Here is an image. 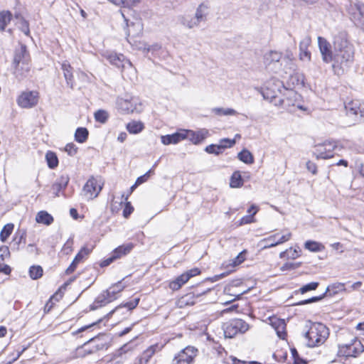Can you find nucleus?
I'll list each match as a JSON object with an SVG mask.
<instances>
[{
    "label": "nucleus",
    "instance_id": "f257e3e1",
    "mask_svg": "<svg viewBox=\"0 0 364 364\" xmlns=\"http://www.w3.org/2000/svg\"><path fill=\"white\" fill-rule=\"evenodd\" d=\"M355 50L352 43L348 39L345 32L338 33L333 40V70L335 73L340 74L343 72L344 68L349 67L354 60Z\"/></svg>",
    "mask_w": 364,
    "mask_h": 364
},
{
    "label": "nucleus",
    "instance_id": "f03ea898",
    "mask_svg": "<svg viewBox=\"0 0 364 364\" xmlns=\"http://www.w3.org/2000/svg\"><path fill=\"white\" fill-rule=\"evenodd\" d=\"M279 93L282 90L279 87H282L284 93L282 96H279L277 94L270 93V89H267L266 94H264V97L269 98L271 102L277 107H282L289 112H293L296 108L304 110V108L300 104L301 95L293 90H289L283 87L280 82L277 85Z\"/></svg>",
    "mask_w": 364,
    "mask_h": 364
},
{
    "label": "nucleus",
    "instance_id": "7ed1b4c3",
    "mask_svg": "<svg viewBox=\"0 0 364 364\" xmlns=\"http://www.w3.org/2000/svg\"><path fill=\"white\" fill-rule=\"evenodd\" d=\"M328 336V328L321 323H311L308 331L305 333L309 347L320 346L326 341Z\"/></svg>",
    "mask_w": 364,
    "mask_h": 364
},
{
    "label": "nucleus",
    "instance_id": "20e7f679",
    "mask_svg": "<svg viewBox=\"0 0 364 364\" xmlns=\"http://www.w3.org/2000/svg\"><path fill=\"white\" fill-rule=\"evenodd\" d=\"M209 13V5L207 3H201L197 7L194 16H181V23L189 29L198 27L201 23H205L208 20Z\"/></svg>",
    "mask_w": 364,
    "mask_h": 364
},
{
    "label": "nucleus",
    "instance_id": "39448f33",
    "mask_svg": "<svg viewBox=\"0 0 364 364\" xmlns=\"http://www.w3.org/2000/svg\"><path fill=\"white\" fill-rule=\"evenodd\" d=\"M116 107L122 114L138 113L142 110L141 104L139 100L129 94L118 97L116 100Z\"/></svg>",
    "mask_w": 364,
    "mask_h": 364
},
{
    "label": "nucleus",
    "instance_id": "423d86ee",
    "mask_svg": "<svg viewBox=\"0 0 364 364\" xmlns=\"http://www.w3.org/2000/svg\"><path fill=\"white\" fill-rule=\"evenodd\" d=\"M346 116L350 119L348 125H353L364 120V105L358 100H352L345 105Z\"/></svg>",
    "mask_w": 364,
    "mask_h": 364
},
{
    "label": "nucleus",
    "instance_id": "0eeeda50",
    "mask_svg": "<svg viewBox=\"0 0 364 364\" xmlns=\"http://www.w3.org/2000/svg\"><path fill=\"white\" fill-rule=\"evenodd\" d=\"M103 184L100 178L91 176L82 188V196L87 200L97 198L102 189Z\"/></svg>",
    "mask_w": 364,
    "mask_h": 364
},
{
    "label": "nucleus",
    "instance_id": "6e6552de",
    "mask_svg": "<svg viewBox=\"0 0 364 364\" xmlns=\"http://www.w3.org/2000/svg\"><path fill=\"white\" fill-rule=\"evenodd\" d=\"M124 286L121 282L110 287L107 291H104L100 296H97L92 306V309H95L99 306H102L106 304H108L115 299V294L122 291Z\"/></svg>",
    "mask_w": 364,
    "mask_h": 364
},
{
    "label": "nucleus",
    "instance_id": "1a4fd4ad",
    "mask_svg": "<svg viewBox=\"0 0 364 364\" xmlns=\"http://www.w3.org/2000/svg\"><path fill=\"white\" fill-rule=\"evenodd\" d=\"M250 326L245 321L239 318L232 319L223 326L224 335L226 338H233L238 333H244Z\"/></svg>",
    "mask_w": 364,
    "mask_h": 364
},
{
    "label": "nucleus",
    "instance_id": "9d476101",
    "mask_svg": "<svg viewBox=\"0 0 364 364\" xmlns=\"http://www.w3.org/2000/svg\"><path fill=\"white\" fill-rule=\"evenodd\" d=\"M363 351L364 347L362 343L354 338L349 343L339 345L338 354L340 356L357 357Z\"/></svg>",
    "mask_w": 364,
    "mask_h": 364
},
{
    "label": "nucleus",
    "instance_id": "9b49d317",
    "mask_svg": "<svg viewBox=\"0 0 364 364\" xmlns=\"http://www.w3.org/2000/svg\"><path fill=\"white\" fill-rule=\"evenodd\" d=\"M337 147V143L334 141H326L322 144L315 146L314 154L317 159H327L333 156V151Z\"/></svg>",
    "mask_w": 364,
    "mask_h": 364
},
{
    "label": "nucleus",
    "instance_id": "f8f14e48",
    "mask_svg": "<svg viewBox=\"0 0 364 364\" xmlns=\"http://www.w3.org/2000/svg\"><path fill=\"white\" fill-rule=\"evenodd\" d=\"M39 99L38 92L36 91H24L17 98V104L22 108H32L35 107Z\"/></svg>",
    "mask_w": 364,
    "mask_h": 364
},
{
    "label": "nucleus",
    "instance_id": "ddd939ff",
    "mask_svg": "<svg viewBox=\"0 0 364 364\" xmlns=\"http://www.w3.org/2000/svg\"><path fill=\"white\" fill-rule=\"evenodd\" d=\"M197 351L194 347H186L175 356L173 364H191L197 355Z\"/></svg>",
    "mask_w": 364,
    "mask_h": 364
},
{
    "label": "nucleus",
    "instance_id": "4468645a",
    "mask_svg": "<svg viewBox=\"0 0 364 364\" xmlns=\"http://www.w3.org/2000/svg\"><path fill=\"white\" fill-rule=\"evenodd\" d=\"M345 290H346V289H345L344 283L336 282V283H333V284L329 285L327 287L326 292L323 294H322L321 296H313L309 299H306V300L299 302L298 304L304 305V304H310V303H313V302H316V301L321 300L324 297L325 294H327V292H329L330 295H335V294H336L339 292L343 291Z\"/></svg>",
    "mask_w": 364,
    "mask_h": 364
},
{
    "label": "nucleus",
    "instance_id": "2eb2a0df",
    "mask_svg": "<svg viewBox=\"0 0 364 364\" xmlns=\"http://www.w3.org/2000/svg\"><path fill=\"white\" fill-rule=\"evenodd\" d=\"M105 56L111 64L118 68H132V63L130 62V60L125 58V57L122 54L110 53L105 55Z\"/></svg>",
    "mask_w": 364,
    "mask_h": 364
},
{
    "label": "nucleus",
    "instance_id": "dca6fc26",
    "mask_svg": "<svg viewBox=\"0 0 364 364\" xmlns=\"http://www.w3.org/2000/svg\"><path fill=\"white\" fill-rule=\"evenodd\" d=\"M210 289H208L207 290H204L200 292H191L187 294L183 295L181 298H179L176 301V305L178 308H184L187 306H192L196 303V297H198L200 295L205 294Z\"/></svg>",
    "mask_w": 364,
    "mask_h": 364
},
{
    "label": "nucleus",
    "instance_id": "f3484780",
    "mask_svg": "<svg viewBox=\"0 0 364 364\" xmlns=\"http://www.w3.org/2000/svg\"><path fill=\"white\" fill-rule=\"evenodd\" d=\"M318 43L323 62L328 63L333 60V53L330 43L323 37H318Z\"/></svg>",
    "mask_w": 364,
    "mask_h": 364
},
{
    "label": "nucleus",
    "instance_id": "a211bd4d",
    "mask_svg": "<svg viewBox=\"0 0 364 364\" xmlns=\"http://www.w3.org/2000/svg\"><path fill=\"white\" fill-rule=\"evenodd\" d=\"M235 144V139H223L220 141V144H210L205 147V151L208 154L218 155L222 153L225 149L232 147Z\"/></svg>",
    "mask_w": 364,
    "mask_h": 364
},
{
    "label": "nucleus",
    "instance_id": "6ab92c4d",
    "mask_svg": "<svg viewBox=\"0 0 364 364\" xmlns=\"http://www.w3.org/2000/svg\"><path fill=\"white\" fill-rule=\"evenodd\" d=\"M186 139H188L194 144L201 143L209 134V132L206 129H202L197 132L186 129Z\"/></svg>",
    "mask_w": 364,
    "mask_h": 364
},
{
    "label": "nucleus",
    "instance_id": "aec40b11",
    "mask_svg": "<svg viewBox=\"0 0 364 364\" xmlns=\"http://www.w3.org/2000/svg\"><path fill=\"white\" fill-rule=\"evenodd\" d=\"M186 136V129H182L172 134L161 136V143L164 145L176 144L185 139Z\"/></svg>",
    "mask_w": 364,
    "mask_h": 364
},
{
    "label": "nucleus",
    "instance_id": "412c9836",
    "mask_svg": "<svg viewBox=\"0 0 364 364\" xmlns=\"http://www.w3.org/2000/svg\"><path fill=\"white\" fill-rule=\"evenodd\" d=\"M28 60L29 57L26 50V48L25 46H21V49L15 54L14 62L16 64L17 68L20 67L21 64L25 65V70L28 72L29 70Z\"/></svg>",
    "mask_w": 364,
    "mask_h": 364
},
{
    "label": "nucleus",
    "instance_id": "4be33fe9",
    "mask_svg": "<svg viewBox=\"0 0 364 364\" xmlns=\"http://www.w3.org/2000/svg\"><path fill=\"white\" fill-rule=\"evenodd\" d=\"M91 252V250L90 249H88L85 247H82L80 251L76 255V256L75 257L73 261L72 262V263L70 264V266L66 269L65 270V274H70L71 273H73L77 264L84 259L87 256H88V255Z\"/></svg>",
    "mask_w": 364,
    "mask_h": 364
},
{
    "label": "nucleus",
    "instance_id": "5701e85b",
    "mask_svg": "<svg viewBox=\"0 0 364 364\" xmlns=\"http://www.w3.org/2000/svg\"><path fill=\"white\" fill-rule=\"evenodd\" d=\"M69 180L68 175L60 176L51 186L50 191L55 196H58L59 193L67 187Z\"/></svg>",
    "mask_w": 364,
    "mask_h": 364
},
{
    "label": "nucleus",
    "instance_id": "b1692460",
    "mask_svg": "<svg viewBox=\"0 0 364 364\" xmlns=\"http://www.w3.org/2000/svg\"><path fill=\"white\" fill-rule=\"evenodd\" d=\"M270 322L271 326L274 328L277 336L280 338L284 339L287 335L285 331L286 323L284 321L274 317L270 318Z\"/></svg>",
    "mask_w": 364,
    "mask_h": 364
},
{
    "label": "nucleus",
    "instance_id": "393cba45",
    "mask_svg": "<svg viewBox=\"0 0 364 364\" xmlns=\"http://www.w3.org/2000/svg\"><path fill=\"white\" fill-rule=\"evenodd\" d=\"M295 58L293 53L287 50L283 58V62L286 63V73L291 75L296 70V65L294 63Z\"/></svg>",
    "mask_w": 364,
    "mask_h": 364
},
{
    "label": "nucleus",
    "instance_id": "a878e982",
    "mask_svg": "<svg viewBox=\"0 0 364 364\" xmlns=\"http://www.w3.org/2000/svg\"><path fill=\"white\" fill-rule=\"evenodd\" d=\"M61 68L63 71L64 77L66 80L68 85L70 88H73L74 80L73 75V68L67 61H65L62 63Z\"/></svg>",
    "mask_w": 364,
    "mask_h": 364
},
{
    "label": "nucleus",
    "instance_id": "bb28decb",
    "mask_svg": "<svg viewBox=\"0 0 364 364\" xmlns=\"http://www.w3.org/2000/svg\"><path fill=\"white\" fill-rule=\"evenodd\" d=\"M36 221L38 223L50 225L53 222V217L47 211H39L36 216Z\"/></svg>",
    "mask_w": 364,
    "mask_h": 364
},
{
    "label": "nucleus",
    "instance_id": "cd10ccee",
    "mask_svg": "<svg viewBox=\"0 0 364 364\" xmlns=\"http://www.w3.org/2000/svg\"><path fill=\"white\" fill-rule=\"evenodd\" d=\"M188 280V277L183 273L169 283V288L173 291L178 290Z\"/></svg>",
    "mask_w": 364,
    "mask_h": 364
},
{
    "label": "nucleus",
    "instance_id": "c85d7f7f",
    "mask_svg": "<svg viewBox=\"0 0 364 364\" xmlns=\"http://www.w3.org/2000/svg\"><path fill=\"white\" fill-rule=\"evenodd\" d=\"M134 247V245L132 243H128L126 245H121L117 247L112 252L116 259L120 258L121 257L126 255L129 253L132 248Z\"/></svg>",
    "mask_w": 364,
    "mask_h": 364
},
{
    "label": "nucleus",
    "instance_id": "c756f323",
    "mask_svg": "<svg viewBox=\"0 0 364 364\" xmlns=\"http://www.w3.org/2000/svg\"><path fill=\"white\" fill-rule=\"evenodd\" d=\"M282 53L275 50H270L264 55V63L269 65L272 63L279 62L282 59Z\"/></svg>",
    "mask_w": 364,
    "mask_h": 364
},
{
    "label": "nucleus",
    "instance_id": "7c9ffc66",
    "mask_svg": "<svg viewBox=\"0 0 364 364\" xmlns=\"http://www.w3.org/2000/svg\"><path fill=\"white\" fill-rule=\"evenodd\" d=\"M144 129V124L139 121H132L127 124V129L130 134H136Z\"/></svg>",
    "mask_w": 364,
    "mask_h": 364
},
{
    "label": "nucleus",
    "instance_id": "2f4dec72",
    "mask_svg": "<svg viewBox=\"0 0 364 364\" xmlns=\"http://www.w3.org/2000/svg\"><path fill=\"white\" fill-rule=\"evenodd\" d=\"M211 112L218 116L237 115L238 112L232 108L215 107Z\"/></svg>",
    "mask_w": 364,
    "mask_h": 364
},
{
    "label": "nucleus",
    "instance_id": "473e14b6",
    "mask_svg": "<svg viewBox=\"0 0 364 364\" xmlns=\"http://www.w3.org/2000/svg\"><path fill=\"white\" fill-rule=\"evenodd\" d=\"M11 13L9 11H2L0 12V31H4L5 28L11 20Z\"/></svg>",
    "mask_w": 364,
    "mask_h": 364
},
{
    "label": "nucleus",
    "instance_id": "72a5a7b5",
    "mask_svg": "<svg viewBox=\"0 0 364 364\" xmlns=\"http://www.w3.org/2000/svg\"><path fill=\"white\" fill-rule=\"evenodd\" d=\"M139 301V299H135L131 301L127 302L124 304L117 306L114 310L110 311L109 314H112L114 312L120 311L123 308L127 309V311H129L136 307Z\"/></svg>",
    "mask_w": 364,
    "mask_h": 364
},
{
    "label": "nucleus",
    "instance_id": "f704fd0d",
    "mask_svg": "<svg viewBox=\"0 0 364 364\" xmlns=\"http://www.w3.org/2000/svg\"><path fill=\"white\" fill-rule=\"evenodd\" d=\"M88 130L84 127H79L75 133V139L79 143H84L88 138Z\"/></svg>",
    "mask_w": 364,
    "mask_h": 364
},
{
    "label": "nucleus",
    "instance_id": "c9c22d12",
    "mask_svg": "<svg viewBox=\"0 0 364 364\" xmlns=\"http://www.w3.org/2000/svg\"><path fill=\"white\" fill-rule=\"evenodd\" d=\"M238 159L247 164H252L254 163V157L251 152L247 149H243L241 151L238 155Z\"/></svg>",
    "mask_w": 364,
    "mask_h": 364
},
{
    "label": "nucleus",
    "instance_id": "e433bc0d",
    "mask_svg": "<svg viewBox=\"0 0 364 364\" xmlns=\"http://www.w3.org/2000/svg\"><path fill=\"white\" fill-rule=\"evenodd\" d=\"M243 185V180L239 171H235L231 178L230 186L231 188H240Z\"/></svg>",
    "mask_w": 364,
    "mask_h": 364
},
{
    "label": "nucleus",
    "instance_id": "4c0bfd02",
    "mask_svg": "<svg viewBox=\"0 0 364 364\" xmlns=\"http://www.w3.org/2000/svg\"><path fill=\"white\" fill-rule=\"evenodd\" d=\"M291 237V233L290 232H287L286 234L283 235L276 242H273L272 244H267L264 245V248H271L279 245L283 244L287 241H289Z\"/></svg>",
    "mask_w": 364,
    "mask_h": 364
},
{
    "label": "nucleus",
    "instance_id": "58836bf2",
    "mask_svg": "<svg viewBox=\"0 0 364 364\" xmlns=\"http://www.w3.org/2000/svg\"><path fill=\"white\" fill-rule=\"evenodd\" d=\"M46 159L48 163V166L50 168H55L58 166V159L56 154L52 151L47 152Z\"/></svg>",
    "mask_w": 364,
    "mask_h": 364
},
{
    "label": "nucleus",
    "instance_id": "ea45409f",
    "mask_svg": "<svg viewBox=\"0 0 364 364\" xmlns=\"http://www.w3.org/2000/svg\"><path fill=\"white\" fill-rule=\"evenodd\" d=\"M155 348L156 347L151 346L143 353L140 358V364H146L149 362V359L155 353Z\"/></svg>",
    "mask_w": 364,
    "mask_h": 364
},
{
    "label": "nucleus",
    "instance_id": "a19ab883",
    "mask_svg": "<svg viewBox=\"0 0 364 364\" xmlns=\"http://www.w3.org/2000/svg\"><path fill=\"white\" fill-rule=\"evenodd\" d=\"M14 229V225L8 223L5 225L0 232V239L2 242H5L10 236Z\"/></svg>",
    "mask_w": 364,
    "mask_h": 364
},
{
    "label": "nucleus",
    "instance_id": "79ce46f5",
    "mask_svg": "<svg viewBox=\"0 0 364 364\" xmlns=\"http://www.w3.org/2000/svg\"><path fill=\"white\" fill-rule=\"evenodd\" d=\"M304 247L309 251L314 252H320L323 248L321 244L311 240L306 241L304 244Z\"/></svg>",
    "mask_w": 364,
    "mask_h": 364
},
{
    "label": "nucleus",
    "instance_id": "37998d69",
    "mask_svg": "<svg viewBox=\"0 0 364 364\" xmlns=\"http://www.w3.org/2000/svg\"><path fill=\"white\" fill-rule=\"evenodd\" d=\"M94 116L97 122L105 124L109 118V113L104 109H99L95 112Z\"/></svg>",
    "mask_w": 364,
    "mask_h": 364
},
{
    "label": "nucleus",
    "instance_id": "c03bdc74",
    "mask_svg": "<svg viewBox=\"0 0 364 364\" xmlns=\"http://www.w3.org/2000/svg\"><path fill=\"white\" fill-rule=\"evenodd\" d=\"M29 275L32 279H38L43 275V269L41 266H32L29 269Z\"/></svg>",
    "mask_w": 364,
    "mask_h": 364
},
{
    "label": "nucleus",
    "instance_id": "a18cd8bd",
    "mask_svg": "<svg viewBox=\"0 0 364 364\" xmlns=\"http://www.w3.org/2000/svg\"><path fill=\"white\" fill-rule=\"evenodd\" d=\"M143 46H144L143 47L138 46L137 49L143 50L144 52H151V53L156 52L161 49V46L158 43H155V44H153L151 46L147 45L146 43H143Z\"/></svg>",
    "mask_w": 364,
    "mask_h": 364
},
{
    "label": "nucleus",
    "instance_id": "49530a36",
    "mask_svg": "<svg viewBox=\"0 0 364 364\" xmlns=\"http://www.w3.org/2000/svg\"><path fill=\"white\" fill-rule=\"evenodd\" d=\"M311 39L309 36H305L299 43V50H309V46L311 45Z\"/></svg>",
    "mask_w": 364,
    "mask_h": 364
},
{
    "label": "nucleus",
    "instance_id": "de8ad7c7",
    "mask_svg": "<svg viewBox=\"0 0 364 364\" xmlns=\"http://www.w3.org/2000/svg\"><path fill=\"white\" fill-rule=\"evenodd\" d=\"M299 58L303 62H310L311 59V52L309 50H299Z\"/></svg>",
    "mask_w": 364,
    "mask_h": 364
},
{
    "label": "nucleus",
    "instance_id": "09e8293b",
    "mask_svg": "<svg viewBox=\"0 0 364 364\" xmlns=\"http://www.w3.org/2000/svg\"><path fill=\"white\" fill-rule=\"evenodd\" d=\"M19 27L21 31L26 36H28L30 33L28 23L23 18H20L19 19Z\"/></svg>",
    "mask_w": 364,
    "mask_h": 364
},
{
    "label": "nucleus",
    "instance_id": "8fccbe9b",
    "mask_svg": "<svg viewBox=\"0 0 364 364\" xmlns=\"http://www.w3.org/2000/svg\"><path fill=\"white\" fill-rule=\"evenodd\" d=\"M318 282H311V283H309V284L303 286L300 289V291L301 294H304L309 291L315 290L318 287Z\"/></svg>",
    "mask_w": 364,
    "mask_h": 364
},
{
    "label": "nucleus",
    "instance_id": "3c124183",
    "mask_svg": "<svg viewBox=\"0 0 364 364\" xmlns=\"http://www.w3.org/2000/svg\"><path fill=\"white\" fill-rule=\"evenodd\" d=\"M64 150L68 155L74 156L77 153V148L73 143H70L65 146Z\"/></svg>",
    "mask_w": 364,
    "mask_h": 364
},
{
    "label": "nucleus",
    "instance_id": "603ef678",
    "mask_svg": "<svg viewBox=\"0 0 364 364\" xmlns=\"http://www.w3.org/2000/svg\"><path fill=\"white\" fill-rule=\"evenodd\" d=\"M291 355L294 360V364H306V363L300 358L299 353L296 348L291 349Z\"/></svg>",
    "mask_w": 364,
    "mask_h": 364
},
{
    "label": "nucleus",
    "instance_id": "864d4df0",
    "mask_svg": "<svg viewBox=\"0 0 364 364\" xmlns=\"http://www.w3.org/2000/svg\"><path fill=\"white\" fill-rule=\"evenodd\" d=\"M154 173V171H152V169H150L145 174L139 176L136 179L135 185H140V184L144 183L145 181H146L148 180V178H149L151 173Z\"/></svg>",
    "mask_w": 364,
    "mask_h": 364
},
{
    "label": "nucleus",
    "instance_id": "5fc2aeb1",
    "mask_svg": "<svg viewBox=\"0 0 364 364\" xmlns=\"http://www.w3.org/2000/svg\"><path fill=\"white\" fill-rule=\"evenodd\" d=\"M140 0H122V6L127 8H133L136 6Z\"/></svg>",
    "mask_w": 364,
    "mask_h": 364
},
{
    "label": "nucleus",
    "instance_id": "6e6d98bb",
    "mask_svg": "<svg viewBox=\"0 0 364 364\" xmlns=\"http://www.w3.org/2000/svg\"><path fill=\"white\" fill-rule=\"evenodd\" d=\"M134 208L129 202H127L123 210V215L124 218H128L133 212Z\"/></svg>",
    "mask_w": 364,
    "mask_h": 364
},
{
    "label": "nucleus",
    "instance_id": "4d7b16f0",
    "mask_svg": "<svg viewBox=\"0 0 364 364\" xmlns=\"http://www.w3.org/2000/svg\"><path fill=\"white\" fill-rule=\"evenodd\" d=\"M300 266V263H285L282 267V271L294 269Z\"/></svg>",
    "mask_w": 364,
    "mask_h": 364
},
{
    "label": "nucleus",
    "instance_id": "13d9d810",
    "mask_svg": "<svg viewBox=\"0 0 364 364\" xmlns=\"http://www.w3.org/2000/svg\"><path fill=\"white\" fill-rule=\"evenodd\" d=\"M306 168L309 171L312 173L314 175L317 173V166L315 163L310 161L306 162Z\"/></svg>",
    "mask_w": 364,
    "mask_h": 364
},
{
    "label": "nucleus",
    "instance_id": "bf43d9fd",
    "mask_svg": "<svg viewBox=\"0 0 364 364\" xmlns=\"http://www.w3.org/2000/svg\"><path fill=\"white\" fill-rule=\"evenodd\" d=\"M200 270L198 268H193L185 272L186 275L188 277V279L193 277L200 274Z\"/></svg>",
    "mask_w": 364,
    "mask_h": 364
},
{
    "label": "nucleus",
    "instance_id": "052dcab7",
    "mask_svg": "<svg viewBox=\"0 0 364 364\" xmlns=\"http://www.w3.org/2000/svg\"><path fill=\"white\" fill-rule=\"evenodd\" d=\"M245 260V257L242 255V252L240 253L233 260L232 265L237 266L241 264Z\"/></svg>",
    "mask_w": 364,
    "mask_h": 364
},
{
    "label": "nucleus",
    "instance_id": "680f3d73",
    "mask_svg": "<svg viewBox=\"0 0 364 364\" xmlns=\"http://www.w3.org/2000/svg\"><path fill=\"white\" fill-rule=\"evenodd\" d=\"M253 217L254 216L252 215L242 217L240 220V224H242V225L249 224V223L254 222Z\"/></svg>",
    "mask_w": 364,
    "mask_h": 364
},
{
    "label": "nucleus",
    "instance_id": "e2e57ef3",
    "mask_svg": "<svg viewBox=\"0 0 364 364\" xmlns=\"http://www.w3.org/2000/svg\"><path fill=\"white\" fill-rule=\"evenodd\" d=\"M114 259H116V257L114 256V255L112 254V256L109 258H107V259H105L104 261L102 262L101 263V266L102 267H106V266H108L109 265Z\"/></svg>",
    "mask_w": 364,
    "mask_h": 364
},
{
    "label": "nucleus",
    "instance_id": "0e129e2a",
    "mask_svg": "<svg viewBox=\"0 0 364 364\" xmlns=\"http://www.w3.org/2000/svg\"><path fill=\"white\" fill-rule=\"evenodd\" d=\"M0 272H4L5 274H9L11 272V268L7 264H0Z\"/></svg>",
    "mask_w": 364,
    "mask_h": 364
},
{
    "label": "nucleus",
    "instance_id": "69168bd1",
    "mask_svg": "<svg viewBox=\"0 0 364 364\" xmlns=\"http://www.w3.org/2000/svg\"><path fill=\"white\" fill-rule=\"evenodd\" d=\"M289 250H290V254L288 255V257H287L288 258L294 259L299 257V255L296 250H294L293 251H291V248H290Z\"/></svg>",
    "mask_w": 364,
    "mask_h": 364
},
{
    "label": "nucleus",
    "instance_id": "338daca9",
    "mask_svg": "<svg viewBox=\"0 0 364 364\" xmlns=\"http://www.w3.org/2000/svg\"><path fill=\"white\" fill-rule=\"evenodd\" d=\"M276 236H277L276 234L271 235L269 237L264 238L262 242H264L265 245L272 244L273 242H275L274 238L276 237Z\"/></svg>",
    "mask_w": 364,
    "mask_h": 364
},
{
    "label": "nucleus",
    "instance_id": "774afa93",
    "mask_svg": "<svg viewBox=\"0 0 364 364\" xmlns=\"http://www.w3.org/2000/svg\"><path fill=\"white\" fill-rule=\"evenodd\" d=\"M0 257L2 259H4V256H8L9 255V251L7 247H1L0 248Z\"/></svg>",
    "mask_w": 364,
    "mask_h": 364
}]
</instances>
